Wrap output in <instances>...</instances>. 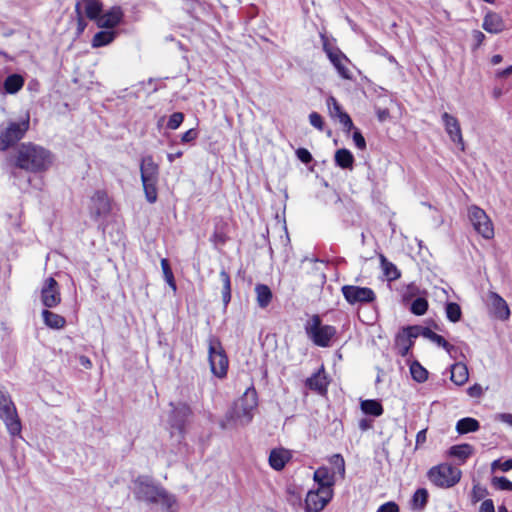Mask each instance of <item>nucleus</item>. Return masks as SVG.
Here are the masks:
<instances>
[{
  "instance_id": "5",
  "label": "nucleus",
  "mask_w": 512,
  "mask_h": 512,
  "mask_svg": "<svg viewBox=\"0 0 512 512\" xmlns=\"http://www.w3.org/2000/svg\"><path fill=\"white\" fill-rule=\"evenodd\" d=\"M429 481L439 488H451L456 485L462 476L460 469L443 463L433 466L427 473Z\"/></svg>"
},
{
  "instance_id": "30",
  "label": "nucleus",
  "mask_w": 512,
  "mask_h": 512,
  "mask_svg": "<svg viewBox=\"0 0 512 512\" xmlns=\"http://www.w3.org/2000/svg\"><path fill=\"white\" fill-rule=\"evenodd\" d=\"M334 160L336 165L342 169H352L354 156L348 149L342 148L335 152Z\"/></svg>"
},
{
  "instance_id": "14",
  "label": "nucleus",
  "mask_w": 512,
  "mask_h": 512,
  "mask_svg": "<svg viewBox=\"0 0 512 512\" xmlns=\"http://www.w3.org/2000/svg\"><path fill=\"white\" fill-rule=\"evenodd\" d=\"M172 410L170 414L169 423L172 429L182 433L185 425L192 415V410L186 403L171 404Z\"/></svg>"
},
{
  "instance_id": "63",
  "label": "nucleus",
  "mask_w": 512,
  "mask_h": 512,
  "mask_svg": "<svg viewBox=\"0 0 512 512\" xmlns=\"http://www.w3.org/2000/svg\"><path fill=\"white\" fill-rule=\"evenodd\" d=\"M511 74H512V65H510L509 67H507L504 70L497 71L496 72V77H498V78H506V77H508Z\"/></svg>"
},
{
  "instance_id": "35",
  "label": "nucleus",
  "mask_w": 512,
  "mask_h": 512,
  "mask_svg": "<svg viewBox=\"0 0 512 512\" xmlns=\"http://www.w3.org/2000/svg\"><path fill=\"white\" fill-rule=\"evenodd\" d=\"M24 85V79L18 74L9 75L4 81L5 91L9 94L17 93Z\"/></svg>"
},
{
  "instance_id": "45",
  "label": "nucleus",
  "mask_w": 512,
  "mask_h": 512,
  "mask_svg": "<svg viewBox=\"0 0 512 512\" xmlns=\"http://www.w3.org/2000/svg\"><path fill=\"white\" fill-rule=\"evenodd\" d=\"M329 462L333 465L336 475L338 474L342 479L345 477V461L340 454H334L330 457Z\"/></svg>"
},
{
  "instance_id": "46",
  "label": "nucleus",
  "mask_w": 512,
  "mask_h": 512,
  "mask_svg": "<svg viewBox=\"0 0 512 512\" xmlns=\"http://www.w3.org/2000/svg\"><path fill=\"white\" fill-rule=\"evenodd\" d=\"M158 181L142 182L145 197L149 203H154L157 200V185Z\"/></svg>"
},
{
  "instance_id": "47",
  "label": "nucleus",
  "mask_w": 512,
  "mask_h": 512,
  "mask_svg": "<svg viewBox=\"0 0 512 512\" xmlns=\"http://www.w3.org/2000/svg\"><path fill=\"white\" fill-rule=\"evenodd\" d=\"M420 289L415 283H410L401 289V296L403 301H409L419 295Z\"/></svg>"
},
{
  "instance_id": "12",
  "label": "nucleus",
  "mask_w": 512,
  "mask_h": 512,
  "mask_svg": "<svg viewBox=\"0 0 512 512\" xmlns=\"http://www.w3.org/2000/svg\"><path fill=\"white\" fill-rule=\"evenodd\" d=\"M41 303L46 308H54L61 302V293L57 281L53 277H48L43 282L40 293Z\"/></svg>"
},
{
  "instance_id": "37",
  "label": "nucleus",
  "mask_w": 512,
  "mask_h": 512,
  "mask_svg": "<svg viewBox=\"0 0 512 512\" xmlns=\"http://www.w3.org/2000/svg\"><path fill=\"white\" fill-rule=\"evenodd\" d=\"M116 37L114 31H100L97 32L92 39L93 47H102L110 44Z\"/></svg>"
},
{
  "instance_id": "32",
  "label": "nucleus",
  "mask_w": 512,
  "mask_h": 512,
  "mask_svg": "<svg viewBox=\"0 0 512 512\" xmlns=\"http://www.w3.org/2000/svg\"><path fill=\"white\" fill-rule=\"evenodd\" d=\"M257 304L261 308H266L272 300L271 289L264 284H257L255 286Z\"/></svg>"
},
{
  "instance_id": "18",
  "label": "nucleus",
  "mask_w": 512,
  "mask_h": 512,
  "mask_svg": "<svg viewBox=\"0 0 512 512\" xmlns=\"http://www.w3.org/2000/svg\"><path fill=\"white\" fill-rule=\"evenodd\" d=\"M123 17V10L119 6H114L100 16L97 26L100 28L113 29L122 22Z\"/></svg>"
},
{
  "instance_id": "39",
  "label": "nucleus",
  "mask_w": 512,
  "mask_h": 512,
  "mask_svg": "<svg viewBox=\"0 0 512 512\" xmlns=\"http://www.w3.org/2000/svg\"><path fill=\"white\" fill-rule=\"evenodd\" d=\"M410 373L412 378L419 383L425 382L428 378V371L417 361L410 365Z\"/></svg>"
},
{
  "instance_id": "42",
  "label": "nucleus",
  "mask_w": 512,
  "mask_h": 512,
  "mask_svg": "<svg viewBox=\"0 0 512 512\" xmlns=\"http://www.w3.org/2000/svg\"><path fill=\"white\" fill-rule=\"evenodd\" d=\"M445 311H446L447 318L451 322L456 323L461 319L462 312H461L460 306L457 303H454V302L447 303Z\"/></svg>"
},
{
  "instance_id": "36",
  "label": "nucleus",
  "mask_w": 512,
  "mask_h": 512,
  "mask_svg": "<svg viewBox=\"0 0 512 512\" xmlns=\"http://www.w3.org/2000/svg\"><path fill=\"white\" fill-rule=\"evenodd\" d=\"M381 267L384 275L389 281L396 280L400 277L401 273L398 268L390 261H388L384 255H380Z\"/></svg>"
},
{
  "instance_id": "16",
  "label": "nucleus",
  "mask_w": 512,
  "mask_h": 512,
  "mask_svg": "<svg viewBox=\"0 0 512 512\" xmlns=\"http://www.w3.org/2000/svg\"><path fill=\"white\" fill-rule=\"evenodd\" d=\"M313 480L317 484V488L334 493V485L336 483V472L330 470L326 466H321L313 474Z\"/></svg>"
},
{
  "instance_id": "44",
  "label": "nucleus",
  "mask_w": 512,
  "mask_h": 512,
  "mask_svg": "<svg viewBox=\"0 0 512 512\" xmlns=\"http://www.w3.org/2000/svg\"><path fill=\"white\" fill-rule=\"evenodd\" d=\"M428 309V301L424 297H417L410 307V311L418 316L424 315Z\"/></svg>"
},
{
  "instance_id": "10",
  "label": "nucleus",
  "mask_w": 512,
  "mask_h": 512,
  "mask_svg": "<svg viewBox=\"0 0 512 512\" xmlns=\"http://www.w3.org/2000/svg\"><path fill=\"white\" fill-rule=\"evenodd\" d=\"M341 290L345 300L351 305L371 303L376 298L374 291L368 287L345 285Z\"/></svg>"
},
{
  "instance_id": "9",
  "label": "nucleus",
  "mask_w": 512,
  "mask_h": 512,
  "mask_svg": "<svg viewBox=\"0 0 512 512\" xmlns=\"http://www.w3.org/2000/svg\"><path fill=\"white\" fill-rule=\"evenodd\" d=\"M163 488L153 484L150 478L140 476L134 481V494L139 500L158 503Z\"/></svg>"
},
{
  "instance_id": "58",
  "label": "nucleus",
  "mask_w": 512,
  "mask_h": 512,
  "mask_svg": "<svg viewBox=\"0 0 512 512\" xmlns=\"http://www.w3.org/2000/svg\"><path fill=\"white\" fill-rule=\"evenodd\" d=\"M197 136H198V133L195 129H189L182 135L181 141L183 143H189V142L194 141L197 138Z\"/></svg>"
},
{
  "instance_id": "7",
  "label": "nucleus",
  "mask_w": 512,
  "mask_h": 512,
  "mask_svg": "<svg viewBox=\"0 0 512 512\" xmlns=\"http://www.w3.org/2000/svg\"><path fill=\"white\" fill-rule=\"evenodd\" d=\"M208 357L211 372L218 378H223L226 376L228 369V358L220 340L215 336H210L208 339Z\"/></svg>"
},
{
  "instance_id": "15",
  "label": "nucleus",
  "mask_w": 512,
  "mask_h": 512,
  "mask_svg": "<svg viewBox=\"0 0 512 512\" xmlns=\"http://www.w3.org/2000/svg\"><path fill=\"white\" fill-rule=\"evenodd\" d=\"M328 112L331 118L337 119L344 129L349 132L353 128L350 116L342 110L335 97L329 96L326 100Z\"/></svg>"
},
{
  "instance_id": "24",
  "label": "nucleus",
  "mask_w": 512,
  "mask_h": 512,
  "mask_svg": "<svg viewBox=\"0 0 512 512\" xmlns=\"http://www.w3.org/2000/svg\"><path fill=\"white\" fill-rule=\"evenodd\" d=\"M76 5H79V11L84 10L89 19L98 22L102 13V3L99 0H81Z\"/></svg>"
},
{
  "instance_id": "11",
  "label": "nucleus",
  "mask_w": 512,
  "mask_h": 512,
  "mask_svg": "<svg viewBox=\"0 0 512 512\" xmlns=\"http://www.w3.org/2000/svg\"><path fill=\"white\" fill-rule=\"evenodd\" d=\"M334 493L317 488L308 491L305 498L306 512H320L332 500Z\"/></svg>"
},
{
  "instance_id": "43",
  "label": "nucleus",
  "mask_w": 512,
  "mask_h": 512,
  "mask_svg": "<svg viewBox=\"0 0 512 512\" xmlns=\"http://www.w3.org/2000/svg\"><path fill=\"white\" fill-rule=\"evenodd\" d=\"M161 268H162V271H163V275H164L165 281L172 288V290L175 292L176 289H177V286H176V283H175L173 272H172V270L170 268V265H169V262H168L167 259L164 258V259L161 260Z\"/></svg>"
},
{
  "instance_id": "49",
  "label": "nucleus",
  "mask_w": 512,
  "mask_h": 512,
  "mask_svg": "<svg viewBox=\"0 0 512 512\" xmlns=\"http://www.w3.org/2000/svg\"><path fill=\"white\" fill-rule=\"evenodd\" d=\"M183 120H184V114L181 112H175L170 116V118L167 122V127L171 130H176L177 128L180 127Z\"/></svg>"
},
{
  "instance_id": "55",
  "label": "nucleus",
  "mask_w": 512,
  "mask_h": 512,
  "mask_svg": "<svg viewBox=\"0 0 512 512\" xmlns=\"http://www.w3.org/2000/svg\"><path fill=\"white\" fill-rule=\"evenodd\" d=\"M376 512H399V507L395 502H387L381 505Z\"/></svg>"
},
{
  "instance_id": "60",
  "label": "nucleus",
  "mask_w": 512,
  "mask_h": 512,
  "mask_svg": "<svg viewBox=\"0 0 512 512\" xmlns=\"http://www.w3.org/2000/svg\"><path fill=\"white\" fill-rule=\"evenodd\" d=\"M376 114H377V117H378V120L381 121V122H384L386 121L389 116H390V113H389V110L386 109V108H377L376 109Z\"/></svg>"
},
{
  "instance_id": "40",
  "label": "nucleus",
  "mask_w": 512,
  "mask_h": 512,
  "mask_svg": "<svg viewBox=\"0 0 512 512\" xmlns=\"http://www.w3.org/2000/svg\"><path fill=\"white\" fill-rule=\"evenodd\" d=\"M158 503H160L167 512L174 511L177 506L176 498L167 493L165 489H162L160 492Z\"/></svg>"
},
{
  "instance_id": "25",
  "label": "nucleus",
  "mask_w": 512,
  "mask_h": 512,
  "mask_svg": "<svg viewBox=\"0 0 512 512\" xmlns=\"http://www.w3.org/2000/svg\"><path fill=\"white\" fill-rule=\"evenodd\" d=\"M328 381L324 370L320 369L306 380V386L320 394H324L327 390Z\"/></svg>"
},
{
  "instance_id": "8",
  "label": "nucleus",
  "mask_w": 512,
  "mask_h": 512,
  "mask_svg": "<svg viewBox=\"0 0 512 512\" xmlns=\"http://www.w3.org/2000/svg\"><path fill=\"white\" fill-rule=\"evenodd\" d=\"M468 217L474 229L485 239H491L494 236L493 224L483 209L476 205L470 206Z\"/></svg>"
},
{
  "instance_id": "33",
  "label": "nucleus",
  "mask_w": 512,
  "mask_h": 512,
  "mask_svg": "<svg viewBox=\"0 0 512 512\" xmlns=\"http://www.w3.org/2000/svg\"><path fill=\"white\" fill-rule=\"evenodd\" d=\"M360 408L362 412L366 415H371L374 417H379L383 414V406L377 400L369 399L362 400L360 403Z\"/></svg>"
},
{
  "instance_id": "4",
  "label": "nucleus",
  "mask_w": 512,
  "mask_h": 512,
  "mask_svg": "<svg viewBox=\"0 0 512 512\" xmlns=\"http://www.w3.org/2000/svg\"><path fill=\"white\" fill-rule=\"evenodd\" d=\"M30 125L29 115L20 121H8L0 125V151H6L21 140L28 131Z\"/></svg>"
},
{
  "instance_id": "56",
  "label": "nucleus",
  "mask_w": 512,
  "mask_h": 512,
  "mask_svg": "<svg viewBox=\"0 0 512 512\" xmlns=\"http://www.w3.org/2000/svg\"><path fill=\"white\" fill-rule=\"evenodd\" d=\"M467 393L470 397L479 398L483 395V388L479 384H474L468 388Z\"/></svg>"
},
{
  "instance_id": "2",
  "label": "nucleus",
  "mask_w": 512,
  "mask_h": 512,
  "mask_svg": "<svg viewBox=\"0 0 512 512\" xmlns=\"http://www.w3.org/2000/svg\"><path fill=\"white\" fill-rule=\"evenodd\" d=\"M52 163V154L33 143L21 144L15 155V166L33 173L46 171Z\"/></svg>"
},
{
  "instance_id": "21",
  "label": "nucleus",
  "mask_w": 512,
  "mask_h": 512,
  "mask_svg": "<svg viewBox=\"0 0 512 512\" xmlns=\"http://www.w3.org/2000/svg\"><path fill=\"white\" fill-rule=\"evenodd\" d=\"M482 27L488 33L498 34L505 29V23L499 14L488 12L483 19Z\"/></svg>"
},
{
  "instance_id": "28",
  "label": "nucleus",
  "mask_w": 512,
  "mask_h": 512,
  "mask_svg": "<svg viewBox=\"0 0 512 512\" xmlns=\"http://www.w3.org/2000/svg\"><path fill=\"white\" fill-rule=\"evenodd\" d=\"M469 378V372L467 366L458 362L451 366V381H453L456 385H464Z\"/></svg>"
},
{
  "instance_id": "6",
  "label": "nucleus",
  "mask_w": 512,
  "mask_h": 512,
  "mask_svg": "<svg viewBox=\"0 0 512 512\" xmlns=\"http://www.w3.org/2000/svg\"><path fill=\"white\" fill-rule=\"evenodd\" d=\"M0 419L3 420L11 436L20 435L22 425L16 407L10 396L0 390Z\"/></svg>"
},
{
  "instance_id": "31",
  "label": "nucleus",
  "mask_w": 512,
  "mask_h": 512,
  "mask_svg": "<svg viewBox=\"0 0 512 512\" xmlns=\"http://www.w3.org/2000/svg\"><path fill=\"white\" fill-rule=\"evenodd\" d=\"M414 341L409 338L407 333L400 332L397 334L395 339V349L397 353L401 356L408 355L411 347L413 346Z\"/></svg>"
},
{
  "instance_id": "22",
  "label": "nucleus",
  "mask_w": 512,
  "mask_h": 512,
  "mask_svg": "<svg viewBox=\"0 0 512 512\" xmlns=\"http://www.w3.org/2000/svg\"><path fill=\"white\" fill-rule=\"evenodd\" d=\"M489 299L495 316L501 320H507L510 317V309L507 302L495 292H490Z\"/></svg>"
},
{
  "instance_id": "57",
  "label": "nucleus",
  "mask_w": 512,
  "mask_h": 512,
  "mask_svg": "<svg viewBox=\"0 0 512 512\" xmlns=\"http://www.w3.org/2000/svg\"><path fill=\"white\" fill-rule=\"evenodd\" d=\"M353 140L357 148L363 150L366 147V141L359 131H355L353 134Z\"/></svg>"
},
{
  "instance_id": "23",
  "label": "nucleus",
  "mask_w": 512,
  "mask_h": 512,
  "mask_svg": "<svg viewBox=\"0 0 512 512\" xmlns=\"http://www.w3.org/2000/svg\"><path fill=\"white\" fill-rule=\"evenodd\" d=\"M291 459V453L284 448H275L269 455V465L277 471L282 470L286 463Z\"/></svg>"
},
{
  "instance_id": "62",
  "label": "nucleus",
  "mask_w": 512,
  "mask_h": 512,
  "mask_svg": "<svg viewBox=\"0 0 512 512\" xmlns=\"http://www.w3.org/2000/svg\"><path fill=\"white\" fill-rule=\"evenodd\" d=\"M498 419L512 427V414L511 413H502L498 415Z\"/></svg>"
},
{
  "instance_id": "61",
  "label": "nucleus",
  "mask_w": 512,
  "mask_h": 512,
  "mask_svg": "<svg viewBox=\"0 0 512 512\" xmlns=\"http://www.w3.org/2000/svg\"><path fill=\"white\" fill-rule=\"evenodd\" d=\"M358 427L362 431H367L372 428V421L367 418H363L359 420Z\"/></svg>"
},
{
  "instance_id": "26",
  "label": "nucleus",
  "mask_w": 512,
  "mask_h": 512,
  "mask_svg": "<svg viewBox=\"0 0 512 512\" xmlns=\"http://www.w3.org/2000/svg\"><path fill=\"white\" fill-rule=\"evenodd\" d=\"M474 447L470 444L463 443L454 445L449 448L448 455L452 458L459 460L460 464L466 462V460L474 454Z\"/></svg>"
},
{
  "instance_id": "13",
  "label": "nucleus",
  "mask_w": 512,
  "mask_h": 512,
  "mask_svg": "<svg viewBox=\"0 0 512 512\" xmlns=\"http://www.w3.org/2000/svg\"><path fill=\"white\" fill-rule=\"evenodd\" d=\"M441 119L445 132L447 133L449 139L453 143L457 144L460 147L461 151H464L465 142L463 139L459 120L455 116L449 114L448 112L442 113Z\"/></svg>"
},
{
  "instance_id": "52",
  "label": "nucleus",
  "mask_w": 512,
  "mask_h": 512,
  "mask_svg": "<svg viewBox=\"0 0 512 512\" xmlns=\"http://www.w3.org/2000/svg\"><path fill=\"white\" fill-rule=\"evenodd\" d=\"M75 13L77 15V33L81 34L85 30L87 23L84 20L82 11H79V5L75 6Z\"/></svg>"
},
{
  "instance_id": "64",
  "label": "nucleus",
  "mask_w": 512,
  "mask_h": 512,
  "mask_svg": "<svg viewBox=\"0 0 512 512\" xmlns=\"http://www.w3.org/2000/svg\"><path fill=\"white\" fill-rule=\"evenodd\" d=\"M426 442V430L419 431L416 435V444L421 445Z\"/></svg>"
},
{
  "instance_id": "41",
  "label": "nucleus",
  "mask_w": 512,
  "mask_h": 512,
  "mask_svg": "<svg viewBox=\"0 0 512 512\" xmlns=\"http://www.w3.org/2000/svg\"><path fill=\"white\" fill-rule=\"evenodd\" d=\"M428 500V492L424 488L417 489L412 497V505L416 509L425 507Z\"/></svg>"
},
{
  "instance_id": "34",
  "label": "nucleus",
  "mask_w": 512,
  "mask_h": 512,
  "mask_svg": "<svg viewBox=\"0 0 512 512\" xmlns=\"http://www.w3.org/2000/svg\"><path fill=\"white\" fill-rule=\"evenodd\" d=\"M480 428L479 422L471 417L460 419L456 424V431L459 434H467L470 432H476Z\"/></svg>"
},
{
  "instance_id": "48",
  "label": "nucleus",
  "mask_w": 512,
  "mask_h": 512,
  "mask_svg": "<svg viewBox=\"0 0 512 512\" xmlns=\"http://www.w3.org/2000/svg\"><path fill=\"white\" fill-rule=\"evenodd\" d=\"M488 491L485 487L481 486L479 483L473 485L471 492V500L473 503H477L480 500L484 499Z\"/></svg>"
},
{
  "instance_id": "3",
  "label": "nucleus",
  "mask_w": 512,
  "mask_h": 512,
  "mask_svg": "<svg viewBox=\"0 0 512 512\" xmlns=\"http://www.w3.org/2000/svg\"><path fill=\"white\" fill-rule=\"evenodd\" d=\"M305 332L315 345L329 347L336 335V328L331 325H323L319 315H313L305 324Z\"/></svg>"
},
{
  "instance_id": "51",
  "label": "nucleus",
  "mask_w": 512,
  "mask_h": 512,
  "mask_svg": "<svg viewBox=\"0 0 512 512\" xmlns=\"http://www.w3.org/2000/svg\"><path fill=\"white\" fill-rule=\"evenodd\" d=\"M309 122L310 124L315 127L316 129L322 131L324 122L322 119V116L317 112H312L309 114Z\"/></svg>"
},
{
  "instance_id": "29",
  "label": "nucleus",
  "mask_w": 512,
  "mask_h": 512,
  "mask_svg": "<svg viewBox=\"0 0 512 512\" xmlns=\"http://www.w3.org/2000/svg\"><path fill=\"white\" fill-rule=\"evenodd\" d=\"M43 321L46 326L51 329H62L66 324V320L63 316L45 309L42 311Z\"/></svg>"
},
{
  "instance_id": "50",
  "label": "nucleus",
  "mask_w": 512,
  "mask_h": 512,
  "mask_svg": "<svg viewBox=\"0 0 512 512\" xmlns=\"http://www.w3.org/2000/svg\"><path fill=\"white\" fill-rule=\"evenodd\" d=\"M492 484L500 490L512 491V482L506 477H494Z\"/></svg>"
},
{
  "instance_id": "27",
  "label": "nucleus",
  "mask_w": 512,
  "mask_h": 512,
  "mask_svg": "<svg viewBox=\"0 0 512 512\" xmlns=\"http://www.w3.org/2000/svg\"><path fill=\"white\" fill-rule=\"evenodd\" d=\"M422 336L431 340L432 342L436 343L438 346H441L443 347L451 357L454 356V353L456 352V348L449 344L443 336L435 333L434 331H432L431 329L429 328H424V330H422Z\"/></svg>"
},
{
  "instance_id": "38",
  "label": "nucleus",
  "mask_w": 512,
  "mask_h": 512,
  "mask_svg": "<svg viewBox=\"0 0 512 512\" xmlns=\"http://www.w3.org/2000/svg\"><path fill=\"white\" fill-rule=\"evenodd\" d=\"M219 276L223 284L222 300L226 306L231 300V280L229 274L225 270H221Z\"/></svg>"
},
{
  "instance_id": "54",
  "label": "nucleus",
  "mask_w": 512,
  "mask_h": 512,
  "mask_svg": "<svg viewBox=\"0 0 512 512\" xmlns=\"http://www.w3.org/2000/svg\"><path fill=\"white\" fill-rule=\"evenodd\" d=\"M296 155H297L298 159L305 164H308L312 161L311 153L305 148H299L296 151Z\"/></svg>"
},
{
  "instance_id": "53",
  "label": "nucleus",
  "mask_w": 512,
  "mask_h": 512,
  "mask_svg": "<svg viewBox=\"0 0 512 512\" xmlns=\"http://www.w3.org/2000/svg\"><path fill=\"white\" fill-rule=\"evenodd\" d=\"M422 330H424L423 327L420 326H410L405 329H403L401 332L407 333L409 335V338L414 341L415 338H417L419 335H422Z\"/></svg>"
},
{
  "instance_id": "1",
  "label": "nucleus",
  "mask_w": 512,
  "mask_h": 512,
  "mask_svg": "<svg viewBox=\"0 0 512 512\" xmlns=\"http://www.w3.org/2000/svg\"><path fill=\"white\" fill-rule=\"evenodd\" d=\"M258 407V396L254 387H249L243 395L237 399L227 411L220 422L222 429L243 427L252 422Z\"/></svg>"
},
{
  "instance_id": "59",
  "label": "nucleus",
  "mask_w": 512,
  "mask_h": 512,
  "mask_svg": "<svg viewBox=\"0 0 512 512\" xmlns=\"http://www.w3.org/2000/svg\"><path fill=\"white\" fill-rule=\"evenodd\" d=\"M479 512H495L493 501L491 499L484 500L480 506Z\"/></svg>"
},
{
  "instance_id": "17",
  "label": "nucleus",
  "mask_w": 512,
  "mask_h": 512,
  "mask_svg": "<svg viewBox=\"0 0 512 512\" xmlns=\"http://www.w3.org/2000/svg\"><path fill=\"white\" fill-rule=\"evenodd\" d=\"M110 211V201L104 191H97L90 200V213L92 216L99 217Z\"/></svg>"
},
{
  "instance_id": "20",
  "label": "nucleus",
  "mask_w": 512,
  "mask_h": 512,
  "mask_svg": "<svg viewBox=\"0 0 512 512\" xmlns=\"http://www.w3.org/2000/svg\"><path fill=\"white\" fill-rule=\"evenodd\" d=\"M140 172L142 182L158 181L159 167L158 164L153 160L152 156L148 155L142 158L140 164Z\"/></svg>"
},
{
  "instance_id": "19",
  "label": "nucleus",
  "mask_w": 512,
  "mask_h": 512,
  "mask_svg": "<svg viewBox=\"0 0 512 512\" xmlns=\"http://www.w3.org/2000/svg\"><path fill=\"white\" fill-rule=\"evenodd\" d=\"M325 51L339 75L344 79H351V72L346 66L349 62L348 58L339 50H332L325 47Z\"/></svg>"
}]
</instances>
